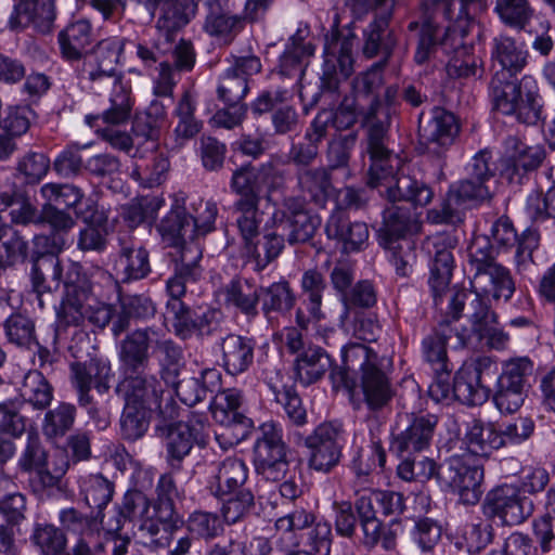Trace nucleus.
Segmentation results:
<instances>
[{"label":"nucleus","instance_id":"nucleus-1","mask_svg":"<svg viewBox=\"0 0 555 555\" xmlns=\"http://www.w3.org/2000/svg\"><path fill=\"white\" fill-rule=\"evenodd\" d=\"M343 367L331 372L335 388L352 389L360 387L363 400L371 411L388 405L395 396L390 379L392 361L379 356L370 346L349 343L341 349Z\"/></svg>","mask_w":555,"mask_h":555},{"label":"nucleus","instance_id":"nucleus-2","mask_svg":"<svg viewBox=\"0 0 555 555\" xmlns=\"http://www.w3.org/2000/svg\"><path fill=\"white\" fill-rule=\"evenodd\" d=\"M370 185L377 188L379 194L390 203L383 211V224L379 229L380 244L413 240L411 235L421 228L415 208L431 202L434 197L431 188L424 181L404 173L398 175L393 180Z\"/></svg>","mask_w":555,"mask_h":555},{"label":"nucleus","instance_id":"nucleus-3","mask_svg":"<svg viewBox=\"0 0 555 555\" xmlns=\"http://www.w3.org/2000/svg\"><path fill=\"white\" fill-rule=\"evenodd\" d=\"M468 267L472 273L468 293L479 299L491 295L493 299L509 300L515 292V282L508 269L495 261L494 249L487 236L474 237L468 247Z\"/></svg>","mask_w":555,"mask_h":555},{"label":"nucleus","instance_id":"nucleus-4","mask_svg":"<svg viewBox=\"0 0 555 555\" xmlns=\"http://www.w3.org/2000/svg\"><path fill=\"white\" fill-rule=\"evenodd\" d=\"M203 269L199 264V251L191 246L180 256L175 268V273L166 282V291L169 299L166 311L172 318V328L181 339H188L194 335V326L197 311L192 310L182 301L186 294L188 284L196 283L202 276Z\"/></svg>","mask_w":555,"mask_h":555},{"label":"nucleus","instance_id":"nucleus-5","mask_svg":"<svg viewBox=\"0 0 555 555\" xmlns=\"http://www.w3.org/2000/svg\"><path fill=\"white\" fill-rule=\"evenodd\" d=\"M391 113L374 99L362 116V126L365 128V152L370 157L369 184H380L383 181L393 180V167L389 165L391 151L388 147Z\"/></svg>","mask_w":555,"mask_h":555},{"label":"nucleus","instance_id":"nucleus-6","mask_svg":"<svg viewBox=\"0 0 555 555\" xmlns=\"http://www.w3.org/2000/svg\"><path fill=\"white\" fill-rule=\"evenodd\" d=\"M466 317L472 328L469 334H476L479 340L494 349H504L508 343V334L498 327V317L491 309L488 300L479 299L475 294L467 291L455 292L450 299L449 315L457 321Z\"/></svg>","mask_w":555,"mask_h":555},{"label":"nucleus","instance_id":"nucleus-7","mask_svg":"<svg viewBox=\"0 0 555 555\" xmlns=\"http://www.w3.org/2000/svg\"><path fill=\"white\" fill-rule=\"evenodd\" d=\"M346 442V429L337 421L319 424L311 434L304 438L308 450V467L322 474L334 470L343 459Z\"/></svg>","mask_w":555,"mask_h":555},{"label":"nucleus","instance_id":"nucleus-8","mask_svg":"<svg viewBox=\"0 0 555 555\" xmlns=\"http://www.w3.org/2000/svg\"><path fill=\"white\" fill-rule=\"evenodd\" d=\"M145 370L121 372L122 378L118 383L116 391L126 403L157 410L164 420L176 418L178 413L175 406L169 403L165 409L162 406L163 383L155 375L146 373Z\"/></svg>","mask_w":555,"mask_h":555},{"label":"nucleus","instance_id":"nucleus-9","mask_svg":"<svg viewBox=\"0 0 555 555\" xmlns=\"http://www.w3.org/2000/svg\"><path fill=\"white\" fill-rule=\"evenodd\" d=\"M534 512V503L518 486L501 485L490 490L482 502V513L488 519L498 518L502 525L524 524Z\"/></svg>","mask_w":555,"mask_h":555},{"label":"nucleus","instance_id":"nucleus-10","mask_svg":"<svg viewBox=\"0 0 555 555\" xmlns=\"http://www.w3.org/2000/svg\"><path fill=\"white\" fill-rule=\"evenodd\" d=\"M283 431L274 422L263 423L254 444L256 470L268 480L282 479L289 466Z\"/></svg>","mask_w":555,"mask_h":555},{"label":"nucleus","instance_id":"nucleus-11","mask_svg":"<svg viewBox=\"0 0 555 555\" xmlns=\"http://www.w3.org/2000/svg\"><path fill=\"white\" fill-rule=\"evenodd\" d=\"M532 370V362L527 358H518L504 364L493 395V402L501 413H515L524 404L529 388L528 377Z\"/></svg>","mask_w":555,"mask_h":555},{"label":"nucleus","instance_id":"nucleus-12","mask_svg":"<svg viewBox=\"0 0 555 555\" xmlns=\"http://www.w3.org/2000/svg\"><path fill=\"white\" fill-rule=\"evenodd\" d=\"M376 13L363 30L362 52L369 57L380 56L378 63L387 64L398 43L393 30L389 27L396 0H375Z\"/></svg>","mask_w":555,"mask_h":555},{"label":"nucleus","instance_id":"nucleus-13","mask_svg":"<svg viewBox=\"0 0 555 555\" xmlns=\"http://www.w3.org/2000/svg\"><path fill=\"white\" fill-rule=\"evenodd\" d=\"M114 377L111 362L104 357H91L86 361H77L70 364V380L77 393L78 404L91 402V389L99 395L108 392L111 380Z\"/></svg>","mask_w":555,"mask_h":555},{"label":"nucleus","instance_id":"nucleus-14","mask_svg":"<svg viewBox=\"0 0 555 555\" xmlns=\"http://www.w3.org/2000/svg\"><path fill=\"white\" fill-rule=\"evenodd\" d=\"M356 37L353 34L340 37L338 34L325 44L323 73L320 77L321 92L337 91L340 78H348L353 70L352 51Z\"/></svg>","mask_w":555,"mask_h":555},{"label":"nucleus","instance_id":"nucleus-15","mask_svg":"<svg viewBox=\"0 0 555 555\" xmlns=\"http://www.w3.org/2000/svg\"><path fill=\"white\" fill-rule=\"evenodd\" d=\"M444 314H447L444 312ZM452 318L446 315V319L424 337L422 341V352L426 362L433 370H444L452 367L450 365L447 347L459 349L467 345L470 334L467 328L461 331L452 326Z\"/></svg>","mask_w":555,"mask_h":555},{"label":"nucleus","instance_id":"nucleus-16","mask_svg":"<svg viewBox=\"0 0 555 555\" xmlns=\"http://www.w3.org/2000/svg\"><path fill=\"white\" fill-rule=\"evenodd\" d=\"M163 241L175 248L169 253L172 273L180 256L191 246H195L199 251V260L203 257L201 246L194 241L196 234L191 222V217L181 206L173 207L157 225Z\"/></svg>","mask_w":555,"mask_h":555},{"label":"nucleus","instance_id":"nucleus-17","mask_svg":"<svg viewBox=\"0 0 555 555\" xmlns=\"http://www.w3.org/2000/svg\"><path fill=\"white\" fill-rule=\"evenodd\" d=\"M506 154L501 160V176L511 184H522L527 173L535 170L545 157L541 145H527L516 137L505 141Z\"/></svg>","mask_w":555,"mask_h":555},{"label":"nucleus","instance_id":"nucleus-18","mask_svg":"<svg viewBox=\"0 0 555 555\" xmlns=\"http://www.w3.org/2000/svg\"><path fill=\"white\" fill-rule=\"evenodd\" d=\"M205 10L203 28L224 44L233 42L243 30L247 17L235 12L231 0H199Z\"/></svg>","mask_w":555,"mask_h":555},{"label":"nucleus","instance_id":"nucleus-19","mask_svg":"<svg viewBox=\"0 0 555 555\" xmlns=\"http://www.w3.org/2000/svg\"><path fill=\"white\" fill-rule=\"evenodd\" d=\"M249 468L241 457L229 456L210 464L206 488L218 500L228 494L250 489L248 486Z\"/></svg>","mask_w":555,"mask_h":555},{"label":"nucleus","instance_id":"nucleus-20","mask_svg":"<svg viewBox=\"0 0 555 555\" xmlns=\"http://www.w3.org/2000/svg\"><path fill=\"white\" fill-rule=\"evenodd\" d=\"M437 424L435 414H411L406 427L392 435L391 450L399 456H405L429 449Z\"/></svg>","mask_w":555,"mask_h":555},{"label":"nucleus","instance_id":"nucleus-21","mask_svg":"<svg viewBox=\"0 0 555 555\" xmlns=\"http://www.w3.org/2000/svg\"><path fill=\"white\" fill-rule=\"evenodd\" d=\"M441 241L442 238H437L434 243V259L430 266L428 284L435 306L443 310L442 305L446 301V313L449 315L450 299L453 293L467 289L457 287L450 288L454 259L450 248Z\"/></svg>","mask_w":555,"mask_h":555},{"label":"nucleus","instance_id":"nucleus-22","mask_svg":"<svg viewBox=\"0 0 555 555\" xmlns=\"http://www.w3.org/2000/svg\"><path fill=\"white\" fill-rule=\"evenodd\" d=\"M114 268L121 283L141 281L152 272L150 253L129 236H118V251Z\"/></svg>","mask_w":555,"mask_h":555},{"label":"nucleus","instance_id":"nucleus-23","mask_svg":"<svg viewBox=\"0 0 555 555\" xmlns=\"http://www.w3.org/2000/svg\"><path fill=\"white\" fill-rule=\"evenodd\" d=\"M156 326H145L128 333L118 345L120 372L146 369L153 348Z\"/></svg>","mask_w":555,"mask_h":555},{"label":"nucleus","instance_id":"nucleus-24","mask_svg":"<svg viewBox=\"0 0 555 555\" xmlns=\"http://www.w3.org/2000/svg\"><path fill=\"white\" fill-rule=\"evenodd\" d=\"M244 393L236 388H227L219 391L210 404L212 417L225 427L240 429L241 438H244L253 426V421L242 411Z\"/></svg>","mask_w":555,"mask_h":555},{"label":"nucleus","instance_id":"nucleus-25","mask_svg":"<svg viewBox=\"0 0 555 555\" xmlns=\"http://www.w3.org/2000/svg\"><path fill=\"white\" fill-rule=\"evenodd\" d=\"M423 115L421 113L418 118V132L428 144V150L436 153L439 147L451 145L460 130L455 116L439 106L431 109L428 121L423 122Z\"/></svg>","mask_w":555,"mask_h":555},{"label":"nucleus","instance_id":"nucleus-26","mask_svg":"<svg viewBox=\"0 0 555 555\" xmlns=\"http://www.w3.org/2000/svg\"><path fill=\"white\" fill-rule=\"evenodd\" d=\"M118 291V311L113 320L112 333L118 337L130 327L131 320H146L156 313V305L146 295H124L119 282L115 281Z\"/></svg>","mask_w":555,"mask_h":555},{"label":"nucleus","instance_id":"nucleus-27","mask_svg":"<svg viewBox=\"0 0 555 555\" xmlns=\"http://www.w3.org/2000/svg\"><path fill=\"white\" fill-rule=\"evenodd\" d=\"M221 365L232 376L249 370L254 363L255 341L251 338L228 334L220 340Z\"/></svg>","mask_w":555,"mask_h":555},{"label":"nucleus","instance_id":"nucleus-28","mask_svg":"<svg viewBox=\"0 0 555 555\" xmlns=\"http://www.w3.org/2000/svg\"><path fill=\"white\" fill-rule=\"evenodd\" d=\"M62 273L63 266L60 257L47 256L33 259L30 283L40 308L44 307V297H51L60 288Z\"/></svg>","mask_w":555,"mask_h":555},{"label":"nucleus","instance_id":"nucleus-29","mask_svg":"<svg viewBox=\"0 0 555 555\" xmlns=\"http://www.w3.org/2000/svg\"><path fill=\"white\" fill-rule=\"evenodd\" d=\"M325 233L328 238L343 243L346 251L360 250L369 240V228L366 223L351 222L346 212L338 208L328 218L325 225Z\"/></svg>","mask_w":555,"mask_h":555},{"label":"nucleus","instance_id":"nucleus-30","mask_svg":"<svg viewBox=\"0 0 555 555\" xmlns=\"http://www.w3.org/2000/svg\"><path fill=\"white\" fill-rule=\"evenodd\" d=\"M224 305L244 314L248 320L258 317L260 286L253 280L236 276L223 287Z\"/></svg>","mask_w":555,"mask_h":555},{"label":"nucleus","instance_id":"nucleus-31","mask_svg":"<svg viewBox=\"0 0 555 555\" xmlns=\"http://www.w3.org/2000/svg\"><path fill=\"white\" fill-rule=\"evenodd\" d=\"M271 222L273 228H278L284 233L286 242L292 246L312 240L321 225V219L317 215L309 212L287 217L284 210H274Z\"/></svg>","mask_w":555,"mask_h":555},{"label":"nucleus","instance_id":"nucleus-32","mask_svg":"<svg viewBox=\"0 0 555 555\" xmlns=\"http://www.w3.org/2000/svg\"><path fill=\"white\" fill-rule=\"evenodd\" d=\"M266 384L274 397V401L282 408L285 415L296 426L307 423V411L301 398L293 385L284 382V375L280 371L266 375Z\"/></svg>","mask_w":555,"mask_h":555},{"label":"nucleus","instance_id":"nucleus-33","mask_svg":"<svg viewBox=\"0 0 555 555\" xmlns=\"http://www.w3.org/2000/svg\"><path fill=\"white\" fill-rule=\"evenodd\" d=\"M297 186L304 201L324 206L333 193L331 171L326 167L298 168Z\"/></svg>","mask_w":555,"mask_h":555},{"label":"nucleus","instance_id":"nucleus-34","mask_svg":"<svg viewBox=\"0 0 555 555\" xmlns=\"http://www.w3.org/2000/svg\"><path fill=\"white\" fill-rule=\"evenodd\" d=\"M516 109L513 116L527 125L537 124L542 117V96L537 79L525 75L517 85Z\"/></svg>","mask_w":555,"mask_h":555},{"label":"nucleus","instance_id":"nucleus-35","mask_svg":"<svg viewBox=\"0 0 555 555\" xmlns=\"http://www.w3.org/2000/svg\"><path fill=\"white\" fill-rule=\"evenodd\" d=\"M91 284L64 288V296L56 311L57 331L82 325V311L91 304Z\"/></svg>","mask_w":555,"mask_h":555},{"label":"nucleus","instance_id":"nucleus-36","mask_svg":"<svg viewBox=\"0 0 555 555\" xmlns=\"http://www.w3.org/2000/svg\"><path fill=\"white\" fill-rule=\"evenodd\" d=\"M195 443L197 444L196 434L192 436L189 427L183 422L168 425L165 439V459L172 472L182 469V462L190 454Z\"/></svg>","mask_w":555,"mask_h":555},{"label":"nucleus","instance_id":"nucleus-37","mask_svg":"<svg viewBox=\"0 0 555 555\" xmlns=\"http://www.w3.org/2000/svg\"><path fill=\"white\" fill-rule=\"evenodd\" d=\"M375 429L371 426V443L366 448L356 447L350 462L351 469L358 477L369 476L376 468H384L386 463V451L382 440L377 436L379 424L374 420Z\"/></svg>","mask_w":555,"mask_h":555},{"label":"nucleus","instance_id":"nucleus-38","mask_svg":"<svg viewBox=\"0 0 555 555\" xmlns=\"http://www.w3.org/2000/svg\"><path fill=\"white\" fill-rule=\"evenodd\" d=\"M331 365L330 356L321 347L309 346L297 356L295 374L304 386H309L321 379Z\"/></svg>","mask_w":555,"mask_h":555},{"label":"nucleus","instance_id":"nucleus-39","mask_svg":"<svg viewBox=\"0 0 555 555\" xmlns=\"http://www.w3.org/2000/svg\"><path fill=\"white\" fill-rule=\"evenodd\" d=\"M92 41V27L86 20L69 24L59 34L62 56L67 61L85 59V51Z\"/></svg>","mask_w":555,"mask_h":555},{"label":"nucleus","instance_id":"nucleus-40","mask_svg":"<svg viewBox=\"0 0 555 555\" xmlns=\"http://www.w3.org/2000/svg\"><path fill=\"white\" fill-rule=\"evenodd\" d=\"M286 238L283 232L272 227L261 240L253 241L244 247L245 255L255 262V270H263L284 249Z\"/></svg>","mask_w":555,"mask_h":555},{"label":"nucleus","instance_id":"nucleus-41","mask_svg":"<svg viewBox=\"0 0 555 555\" xmlns=\"http://www.w3.org/2000/svg\"><path fill=\"white\" fill-rule=\"evenodd\" d=\"M465 442L469 452L479 456H489L494 450L503 448L499 430L479 420H473L468 424Z\"/></svg>","mask_w":555,"mask_h":555},{"label":"nucleus","instance_id":"nucleus-42","mask_svg":"<svg viewBox=\"0 0 555 555\" xmlns=\"http://www.w3.org/2000/svg\"><path fill=\"white\" fill-rule=\"evenodd\" d=\"M506 70H495L490 81V98L493 109L513 116L516 109L515 99L517 96L518 81Z\"/></svg>","mask_w":555,"mask_h":555},{"label":"nucleus","instance_id":"nucleus-43","mask_svg":"<svg viewBox=\"0 0 555 555\" xmlns=\"http://www.w3.org/2000/svg\"><path fill=\"white\" fill-rule=\"evenodd\" d=\"M289 40V44L280 57V73L286 77L300 78L304 74L306 60L314 53V47L311 43L304 42L300 29Z\"/></svg>","mask_w":555,"mask_h":555},{"label":"nucleus","instance_id":"nucleus-44","mask_svg":"<svg viewBox=\"0 0 555 555\" xmlns=\"http://www.w3.org/2000/svg\"><path fill=\"white\" fill-rule=\"evenodd\" d=\"M220 373L216 369H206L201 372V377H186L176 384V393L179 399L189 406L203 401L208 392H211L210 385L218 383Z\"/></svg>","mask_w":555,"mask_h":555},{"label":"nucleus","instance_id":"nucleus-45","mask_svg":"<svg viewBox=\"0 0 555 555\" xmlns=\"http://www.w3.org/2000/svg\"><path fill=\"white\" fill-rule=\"evenodd\" d=\"M528 52L518 49L516 41L508 36L499 35L492 41V59L511 76L521 72L527 64Z\"/></svg>","mask_w":555,"mask_h":555},{"label":"nucleus","instance_id":"nucleus-46","mask_svg":"<svg viewBox=\"0 0 555 555\" xmlns=\"http://www.w3.org/2000/svg\"><path fill=\"white\" fill-rule=\"evenodd\" d=\"M77 408L69 402H59L44 414L41 429L48 440L63 438L74 427Z\"/></svg>","mask_w":555,"mask_h":555},{"label":"nucleus","instance_id":"nucleus-47","mask_svg":"<svg viewBox=\"0 0 555 555\" xmlns=\"http://www.w3.org/2000/svg\"><path fill=\"white\" fill-rule=\"evenodd\" d=\"M28 257V242L9 224L0 225V275Z\"/></svg>","mask_w":555,"mask_h":555},{"label":"nucleus","instance_id":"nucleus-48","mask_svg":"<svg viewBox=\"0 0 555 555\" xmlns=\"http://www.w3.org/2000/svg\"><path fill=\"white\" fill-rule=\"evenodd\" d=\"M359 522L362 531L360 543L365 550L372 551L379 543L386 552L396 550L398 533L397 530L392 528L395 520H392L388 526H385L378 518L362 520Z\"/></svg>","mask_w":555,"mask_h":555},{"label":"nucleus","instance_id":"nucleus-49","mask_svg":"<svg viewBox=\"0 0 555 555\" xmlns=\"http://www.w3.org/2000/svg\"><path fill=\"white\" fill-rule=\"evenodd\" d=\"M320 120H312L307 129L304 142L293 143L288 152V160L299 168H310L319 154V144L325 138Z\"/></svg>","mask_w":555,"mask_h":555},{"label":"nucleus","instance_id":"nucleus-50","mask_svg":"<svg viewBox=\"0 0 555 555\" xmlns=\"http://www.w3.org/2000/svg\"><path fill=\"white\" fill-rule=\"evenodd\" d=\"M261 310L269 317L271 313L285 314L296 302V296L286 281L274 282L267 287H260Z\"/></svg>","mask_w":555,"mask_h":555},{"label":"nucleus","instance_id":"nucleus-51","mask_svg":"<svg viewBox=\"0 0 555 555\" xmlns=\"http://www.w3.org/2000/svg\"><path fill=\"white\" fill-rule=\"evenodd\" d=\"M489 396V389L476 379L474 372L460 370L453 378V401L475 406L482 404Z\"/></svg>","mask_w":555,"mask_h":555},{"label":"nucleus","instance_id":"nucleus-52","mask_svg":"<svg viewBox=\"0 0 555 555\" xmlns=\"http://www.w3.org/2000/svg\"><path fill=\"white\" fill-rule=\"evenodd\" d=\"M20 393L23 400L37 410L48 408L53 399V388L37 370L25 374Z\"/></svg>","mask_w":555,"mask_h":555},{"label":"nucleus","instance_id":"nucleus-53","mask_svg":"<svg viewBox=\"0 0 555 555\" xmlns=\"http://www.w3.org/2000/svg\"><path fill=\"white\" fill-rule=\"evenodd\" d=\"M169 166L167 157L152 153L147 158L134 163L131 177L144 188L158 186L165 181Z\"/></svg>","mask_w":555,"mask_h":555},{"label":"nucleus","instance_id":"nucleus-54","mask_svg":"<svg viewBox=\"0 0 555 555\" xmlns=\"http://www.w3.org/2000/svg\"><path fill=\"white\" fill-rule=\"evenodd\" d=\"M230 186L240 196L235 203L260 202L262 176L251 166H242L233 172Z\"/></svg>","mask_w":555,"mask_h":555},{"label":"nucleus","instance_id":"nucleus-55","mask_svg":"<svg viewBox=\"0 0 555 555\" xmlns=\"http://www.w3.org/2000/svg\"><path fill=\"white\" fill-rule=\"evenodd\" d=\"M153 409L130 403L124 404L119 420L120 435L128 441L141 439L147 431Z\"/></svg>","mask_w":555,"mask_h":555},{"label":"nucleus","instance_id":"nucleus-56","mask_svg":"<svg viewBox=\"0 0 555 555\" xmlns=\"http://www.w3.org/2000/svg\"><path fill=\"white\" fill-rule=\"evenodd\" d=\"M59 520L64 531L73 533L78 539L100 538L102 525L95 517L87 516L74 507L60 512Z\"/></svg>","mask_w":555,"mask_h":555},{"label":"nucleus","instance_id":"nucleus-57","mask_svg":"<svg viewBox=\"0 0 555 555\" xmlns=\"http://www.w3.org/2000/svg\"><path fill=\"white\" fill-rule=\"evenodd\" d=\"M224 524L219 514L202 509L192 512L185 521L188 532L205 542L221 537Z\"/></svg>","mask_w":555,"mask_h":555},{"label":"nucleus","instance_id":"nucleus-58","mask_svg":"<svg viewBox=\"0 0 555 555\" xmlns=\"http://www.w3.org/2000/svg\"><path fill=\"white\" fill-rule=\"evenodd\" d=\"M79 489L86 504L100 511L112 501L114 495V483L101 474L81 478Z\"/></svg>","mask_w":555,"mask_h":555},{"label":"nucleus","instance_id":"nucleus-59","mask_svg":"<svg viewBox=\"0 0 555 555\" xmlns=\"http://www.w3.org/2000/svg\"><path fill=\"white\" fill-rule=\"evenodd\" d=\"M259 204L260 202L234 203L235 222L244 247L259 236L263 221V212L259 209Z\"/></svg>","mask_w":555,"mask_h":555},{"label":"nucleus","instance_id":"nucleus-60","mask_svg":"<svg viewBox=\"0 0 555 555\" xmlns=\"http://www.w3.org/2000/svg\"><path fill=\"white\" fill-rule=\"evenodd\" d=\"M125 40L113 37L101 40L90 54H86L82 65H92L106 70H117L119 57L124 51Z\"/></svg>","mask_w":555,"mask_h":555},{"label":"nucleus","instance_id":"nucleus-61","mask_svg":"<svg viewBox=\"0 0 555 555\" xmlns=\"http://www.w3.org/2000/svg\"><path fill=\"white\" fill-rule=\"evenodd\" d=\"M221 501L220 516L227 525L243 521L255 508V494L251 489L233 492Z\"/></svg>","mask_w":555,"mask_h":555},{"label":"nucleus","instance_id":"nucleus-62","mask_svg":"<svg viewBox=\"0 0 555 555\" xmlns=\"http://www.w3.org/2000/svg\"><path fill=\"white\" fill-rule=\"evenodd\" d=\"M109 107L98 118L102 119L105 127H116L126 124L131 116L133 99L129 87L119 86L112 92Z\"/></svg>","mask_w":555,"mask_h":555},{"label":"nucleus","instance_id":"nucleus-63","mask_svg":"<svg viewBox=\"0 0 555 555\" xmlns=\"http://www.w3.org/2000/svg\"><path fill=\"white\" fill-rule=\"evenodd\" d=\"M409 31H415L417 36L416 50L414 53V62L417 65L427 63L436 52L437 49V25L430 21L425 20L420 23L413 21L408 25Z\"/></svg>","mask_w":555,"mask_h":555},{"label":"nucleus","instance_id":"nucleus-64","mask_svg":"<svg viewBox=\"0 0 555 555\" xmlns=\"http://www.w3.org/2000/svg\"><path fill=\"white\" fill-rule=\"evenodd\" d=\"M40 194L46 201L43 205L55 208H76L83 198L81 189L68 183H46L41 186Z\"/></svg>","mask_w":555,"mask_h":555}]
</instances>
